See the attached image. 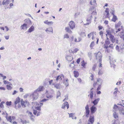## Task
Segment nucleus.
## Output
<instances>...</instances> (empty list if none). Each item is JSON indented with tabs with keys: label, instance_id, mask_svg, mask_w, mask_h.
I'll return each mask as SVG.
<instances>
[{
	"label": "nucleus",
	"instance_id": "1",
	"mask_svg": "<svg viewBox=\"0 0 124 124\" xmlns=\"http://www.w3.org/2000/svg\"><path fill=\"white\" fill-rule=\"evenodd\" d=\"M102 82V80L100 78H98L97 79L96 82H94L93 84V87L95 88L96 86H98L96 91L97 94H100L101 93V92L99 91V90L101 89Z\"/></svg>",
	"mask_w": 124,
	"mask_h": 124
},
{
	"label": "nucleus",
	"instance_id": "2",
	"mask_svg": "<svg viewBox=\"0 0 124 124\" xmlns=\"http://www.w3.org/2000/svg\"><path fill=\"white\" fill-rule=\"evenodd\" d=\"M96 56V59L98 61V62H102V56L100 52L95 54Z\"/></svg>",
	"mask_w": 124,
	"mask_h": 124
},
{
	"label": "nucleus",
	"instance_id": "3",
	"mask_svg": "<svg viewBox=\"0 0 124 124\" xmlns=\"http://www.w3.org/2000/svg\"><path fill=\"white\" fill-rule=\"evenodd\" d=\"M96 35V32L94 31L91 32L87 35L88 38L91 39L93 40H94Z\"/></svg>",
	"mask_w": 124,
	"mask_h": 124
},
{
	"label": "nucleus",
	"instance_id": "4",
	"mask_svg": "<svg viewBox=\"0 0 124 124\" xmlns=\"http://www.w3.org/2000/svg\"><path fill=\"white\" fill-rule=\"evenodd\" d=\"M74 40L75 42H78L81 41V39L79 37L75 38H74V36H72L71 37V39L70 40V43H72V41Z\"/></svg>",
	"mask_w": 124,
	"mask_h": 124
},
{
	"label": "nucleus",
	"instance_id": "5",
	"mask_svg": "<svg viewBox=\"0 0 124 124\" xmlns=\"http://www.w3.org/2000/svg\"><path fill=\"white\" fill-rule=\"evenodd\" d=\"M21 104L22 107L24 108L29 106V103L28 101H23V100L21 101Z\"/></svg>",
	"mask_w": 124,
	"mask_h": 124
},
{
	"label": "nucleus",
	"instance_id": "6",
	"mask_svg": "<svg viewBox=\"0 0 124 124\" xmlns=\"http://www.w3.org/2000/svg\"><path fill=\"white\" fill-rule=\"evenodd\" d=\"M85 116L86 117H88L89 116V115L90 112L88 104H87L86 105L85 107Z\"/></svg>",
	"mask_w": 124,
	"mask_h": 124
},
{
	"label": "nucleus",
	"instance_id": "7",
	"mask_svg": "<svg viewBox=\"0 0 124 124\" xmlns=\"http://www.w3.org/2000/svg\"><path fill=\"white\" fill-rule=\"evenodd\" d=\"M107 40L105 41V43L103 47L104 48H106L108 47V45L110 44V42L109 40V38L108 37H107Z\"/></svg>",
	"mask_w": 124,
	"mask_h": 124
},
{
	"label": "nucleus",
	"instance_id": "8",
	"mask_svg": "<svg viewBox=\"0 0 124 124\" xmlns=\"http://www.w3.org/2000/svg\"><path fill=\"white\" fill-rule=\"evenodd\" d=\"M92 18V15L89 16L88 18L86 19V21L87 23H86L84 24V25H88L91 23V21Z\"/></svg>",
	"mask_w": 124,
	"mask_h": 124
},
{
	"label": "nucleus",
	"instance_id": "9",
	"mask_svg": "<svg viewBox=\"0 0 124 124\" xmlns=\"http://www.w3.org/2000/svg\"><path fill=\"white\" fill-rule=\"evenodd\" d=\"M35 91L32 94L33 100H37L39 97L38 94Z\"/></svg>",
	"mask_w": 124,
	"mask_h": 124
},
{
	"label": "nucleus",
	"instance_id": "10",
	"mask_svg": "<svg viewBox=\"0 0 124 124\" xmlns=\"http://www.w3.org/2000/svg\"><path fill=\"white\" fill-rule=\"evenodd\" d=\"M109 38L110 39V41L112 43H114L116 41V43H118V41L117 40H116L114 36L112 35H111L109 36Z\"/></svg>",
	"mask_w": 124,
	"mask_h": 124
},
{
	"label": "nucleus",
	"instance_id": "11",
	"mask_svg": "<svg viewBox=\"0 0 124 124\" xmlns=\"http://www.w3.org/2000/svg\"><path fill=\"white\" fill-rule=\"evenodd\" d=\"M105 12V15H106V18H109L110 16H109V10L108 8H106Z\"/></svg>",
	"mask_w": 124,
	"mask_h": 124
},
{
	"label": "nucleus",
	"instance_id": "12",
	"mask_svg": "<svg viewBox=\"0 0 124 124\" xmlns=\"http://www.w3.org/2000/svg\"><path fill=\"white\" fill-rule=\"evenodd\" d=\"M89 123L90 124H92L93 123L94 121V116H90L88 120Z\"/></svg>",
	"mask_w": 124,
	"mask_h": 124
},
{
	"label": "nucleus",
	"instance_id": "13",
	"mask_svg": "<svg viewBox=\"0 0 124 124\" xmlns=\"http://www.w3.org/2000/svg\"><path fill=\"white\" fill-rule=\"evenodd\" d=\"M90 109L91 113L92 114L94 113L97 109L96 108L94 105L92 106Z\"/></svg>",
	"mask_w": 124,
	"mask_h": 124
},
{
	"label": "nucleus",
	"instance_id": "14",
	"mask_svg": "<svg viewBox=\"0 0 124 124\" xmlns=\"http://www.w3.org/2000/svg\"><path fill=\"white\" fill-rule=\"evenodd\" d=\"M69 25L70 27L72 29L75 27V24L73 21H70L69 23Z\"/></svg>",
	"mask_w": 124,
	"mask_h": 124
},
{
	"label": "nucleus",
	"instance_id": "15",
	"mask_svg": "<svg viewBox=\"0 0 124 124\" xmlns=\"http://www.w3.org/2000/svg\"><path fill=\"white\" fill-rule=\"evenodd\" d=\"M66 107L68 109L69 108V104L67 102H64L62 105V108L64 109Z\"/></svg>",
	"mask_w": 124,
	"mask_h": 124
},
{
	"label": "nucleus",
	"instance_id": "16",
	"mask_svg": "<svg viewBox=\"0 0 124 124\" xmlns=\"http://www.w3.org/2000/svg\"><path fill=\"white\" fill-rule=\"evenodd\" d=\"M87 64V62H86L84 60H83L81 62V65L82 67V68H85L86 65Z\"/></svg>",
	"mask_w": 124,
	"mask_h": 124
},
{
	"label": "nucleus",
	"instance_id": "17",
	"mask_svg": "<svg viewBox=\"0 0 124 124\" xmlns=\"http://www.w3.org/2000/svg\"><path fill=\"white\" fill-rule=\"evenodd\" d=\"M44 89V87L43 86H40L35 91L36 92H41L43 91Z\"/></svg>",
	"mask_w": 124,
	"mask_h": 124
},
{
	"label": "nucleus",
	"instance_id": "18",
	"mask_svg": "<svg viewBox=\"0 0 124 124\" xmlns=\"http://www.w3.org/2000/svg\"><path fill=\"white\" fill-rule=\"evenodd\" d=\"M107 34H106V35L107 36V35H109L110 36H111V35H112L111 34V29L110 28H109L108 29H107L106 30V31Z\"/></svg>",
	"mask_w": 124,
	"mask_h": 124
},
{
	"label": "nucleus",
	"instance_id": "19",
	"mask_svg": "<svg viewBox=\"0 0 124 124\" xmlns=\"http://www.w3.org/2000/svg\"><path fill=\"white\" fill-rule=\"evenodd\" d=\"M100 100V99L98 98L97 99H95L92 102L94 105H95L97 104L99 101Z\"/></svg>",
	"mask_w": 124,
	"mask_h": 124
},
{
	"label": "nucleus",
	"instance_id": "20",
	"mask_svg": "<svg viewBox=\"0 0 124 124\" xmlns=\"http://www.w3.org/2000/svg\"><path fill=\"white\" fill-rule=\"evenodd\" d=\"M20 99L19 97H18L16 98V100L14 102V104L16 107V104L20 102Z\"/></svg>",
	"mask_w": 124,
	"mask_h": 124
},
{
	"label": "nucleus",
	"instance_id": "21",
	"mask_svg": "<svg viewBox=\"0 0 124 124\" xmlns=\"http://www.w3.org/2000/svg\"><path fill=\"white\" fill-rule=\"evenodd\" d=\"M28 115L30 117L31 120L33 121H34L35 117L33 116L32 113L30 112H28Z\"/></svg>",
	"mask_w": 124,
	"mask_h": 124
},
{
	"label": "nucleus",
	"instance_id": "22",
	"mask_svg": "<svg viewBox=\"0 0 124 124\" xmlns=\"http://www.w3.org/2000/svg\"><path fill=\"white\" fill-rule=\"evenodd\" d=\"M21 28L22 30H26L27 28V25L25 23L24 24L21 26Z\"/></svg>",
	"mask_w": 124,
	"mask_h": 124
},
{
	"label": "nucleus",
	"instance_id": "23",
	"mask_svg": "<svg viewBox=\"0 0 124 124\" xmlns=\"http://www.w3.org/2000/svg\"><path fill=\"white\" fill-rule=\"evenodd\" d=\"M44 23L47 24L48 25H50L52 24H53V22L52 21L49 22L48 20H46L44 22Z\"/></svg>",
	"mask_w": 124,
	"mask_h": 124
},
{
	"label": "nucleus",
	"instance_id": "24",
	"mask_svg": "<svg viewBox=\"0 0 124 124\" xmlns=\"http://www.w3.org/2000/svg\"><path fill=\"white\" fill-rule=\"evenodd\" d=\"M112 124H119L120 122L118 119L114 120L112 121Z\"/></svg>",
	"mask_w": 124,
	"mask_h": 124
},
{
	"label": "nucleus",
	"instance_id": "25",
	"mask_svg": "<svg viewBox=\"0 0 124 124\" xmlns=\"http://www.w3.org/2000/svg\"><path fill=\"white\" fill-rule=\"evenodd\" d=\"M73 74L74 77L76 78L78 77L79 76V74L78 72L76 70L74 71Z\"/></svg>",
	"mask_w": 124,
	"mask_h": 124
},
{
	"label": "nucleus",
	"instance_id": "26",
	"mask_svg": "<svg viewBox=\"0 0 124 124\" xmlns=\"http://www.w3.org/2000/svg\"><path fill=\"white\" fill-rule=\"evenodd\" d=\"M106 49L105 51L107 53H110L112 51V49L109 48V47Z\"/></svg>",
	"mask_w": 124,
	"mask_h": 124
},
{
	"label": "nucleus",
	"instance_id": "27",
	"mask_svg": "<svg viewBox=\"0 0 124 124\" xmlns=\"http://www.w3.org/2000/svg\"><path fill=\"white\" fill-rule=\"evenodd\" d=\"M93 88H92L90 90V98L91 99H92L93 97V92L92 90L93 89Z\"/></svg>",
	"mask_w": 124,
	"mask_h": 124
},
{
	"label": "nucleus",
	"instance_id": "28",
	"mask_svg": "<svg viewBox=\"0 0 124 124\" xmlns=\"http://www.w3.org/2000/svg\"><path fill=\"white\" fill-rule=\"evenodd\" d=\"M67 60L69 61L70 62L73 59V58L72 56H68L66 57Z\"/></svg>",
	"mask_w": 124,
	"mask_h": 124
},
{
	"label": "nucleus",
	"instance_id": "29",
	"mask_svg": "<svg viewBox=\"0 0 124 124\" xmlns=\"http://www.w3.org/2000/svg\"><path fill=\"white\" fill-rule=\"evenodd\" d=\"M113 109L115 111H116L118 110L119 111L120 110H121V109H119V107L116 104L114 105L113 107Z\"/></svg>",
	"mask_w": 124,
	"mask_h": 124
},
{
	"label": "nucleus",
	"instance_id": "30",
	"mask_svg": "<svg viewBox=\"0 0 124 124\" xmlns=\"http://www.w3.org/2000/svg\"><path fill=\"white\" fill-rule=\"evenodd\" d=\"M121 29L119 28L117 30V31H116V33H117V32L121 31L122 33H124V31L123 30V27L122 26H121Z\"/></svg>",
	"mask_w": 124,
	"mask_h": 124
},
{
	"label": "nucleus",
	"instance_id": "31",
	"mask_svg": "<svg viewBox=\"0 0 124 124\" xmlns=\"http://www.w3.org/2000/svg\"><path fill=\"white\" fill-rule=\"evenodd\" d=\"M46 31L47 33H49L50 32H52V27H50L47 28L46 30Z\"/></svg>",
	"mask_w": 124,
	"mask_h": 124
},
{
	"label": "nucleus",
	"instance_id": "32",
	"mask_svg": "<svg viewBox=\"0 0 124 124\" xmlns=\"http://www.w3.org/2000/svg\"><path fill=\"white\" fill-rule=\"evenodd\" d=\"M33 113L34 115H36V114H37V116H38L40 115V112H39L37 113V111L36 110H33Z\"/></svg>",
	"mask_w": 124,
	"mask_h": 124
},
{
	"label": "nucleus",
	"instance_id": "33",
	"mask_svg": "<svg viewBox=\"0 0 124 124\" xmlns=\"http://www.w3.org/2000/svg\"><path fill=\"white\" fill-rule=\"evenodd\" d=\"M34 30V28L33 26H32L29 29L28 31V32H31Z\"/></svg>",
	"mask_w": 124,
	"mask_h": 124
},
{
	"label": "nucleus",
	"instance_id": "34",
	"mask_svg": "<svg viewBox=\"0 0 124 124\" xmlns=\"http://www.w3.org/2000/svg\"><path fill=\"white\" fill-rule=\"evenodd\" d=\"M117 19V17L115 15H114L111 19V20L114 22H115Z\"/></svg>",
	"mask_w": 124,
	"mask_h": 124
},
{
	"label": "nucleus",
	"instance_id": "35",
	"mask_svg": "<svg viewBox=\"0 0 124 124\" xmlns=\"http://www.w3.org/2000/svg\"><path fill=\"white\" fill-rule=\"evenodd\" d=\"M124 100H122L120 102L117 104L118 105H120L122 106H123L124 107Z\"/></svg>",
	"mask_w": 124,
	"mask_h": 124
},
{
	"label": "nucleus",
	"instance_id": "36",
	"mask_svg": "<svg viewBox=\"0 0 124 124\" xmlns=\"http://www.w3.org/2000/svg\"><path fill=\"white\" fill-rule=\"evenodd\" d=\"M7 89L8 90H10L12 88V85L11 84L7 85Z\"/></svg>",
	"mask_w": 124,
	"mask_h": 124
},
{
	"label": "nucleus",
	"instance_id": "37",
	"mask_svg": "<svg viewBox=\"0 0 124 124\" xmlns=\"http://www.w3.org/2000/svg\"><path fill=\"white\" fill-rule=\"evenodd\" d=\"M9 3L8 0H3L2 2V4L4 5L6 4H8Z\"/></svg>",
	"mask_w": 124,
	"mask_h": 124
},
{
	"label": "nucleus",
	"instance_id": "38",
	"mask_svg": "<svg viewBox=\"0 0 124 124\" xmlns=\"http://www.w3.org/2000/svg\"><path fill=\"white\" fill-rule=\"evenodd\" d=\"M113 116L116 119H118V116L116 113L115 112L113 114Z\"/></svg>",
	"mask_w": 124,
	"mask_h": 124
},
{
	"label": "nucleus",
	"instance_id": "39",
	"mask_svg": "<svg viewBox=\"0 0 124 124\" xmlns=\"http://www.w3.org/2000/svg\"><path fill=\"white\" fill-rule=\"evenodd\" d=\"M6 117L8 121H9L11 123H12V118L11 116H10L9 117L6 116Z\"/></svg>",
	"mask_w": 124,
	"mask_h": 124
},
{
	"label": "nucleus",
	"instance_id": "40",
	"mask_svg": "<svg viewBox=\"0 0 124 124\" xmlns=\"http://www.w3.org/2000/svg\"><path fill=\"white\" fill-rule=\"evenodd\" d=\"M40 105L39 106L36 107L35 108L37 110L40 111L41 110V106L43 105V103H40Z\"/></svg>",
	"mask_w": 124,
	"mask_h": 124
},
{
	"label": "nucleus",
	"instance_id": "41",
	"mask_svg": "<svg viewBox=\"0 0 124 124\" xmlns=\"http://www.w3.org/2000/svg\"><path fill=\"white\" fill-rule=\"evenodd\" d=\"M78 49L77 48H75L72 51V50H70L69 51L71 53H76L78 51Z\"/></svg>",
	"mask_w": 124,
	"mask_h": 124
},
{
	"label": "nucleus",
	"instance_id": "42",
	"mask_svg": "<svg viewBox=\"0 0 124 124\" xmlns=\"http://www.w3.org/2000/svg\"><path fill=\"white\" fill-rule=\"evenodd\" d=\"M68 78H66L65 80H64V83L66 86L68 85Z\"/></svg>",
	"mask_w": 124,
	"mask_h": 124
},
{
	"label": "nucleus",
	"instance_id": "43",
	"mask_svg": "<svg viewBox=\"0 0 124 124\" xmlns=\"http://www.w3.org/2000/svg\"><path fill=\"white\" fill-rule=\"evenodd\" d=\"M90 74L91 75L90 76L89 78L91 80H93L94 79V75L92 73H91Z\"/></svg>",
	"mask_w": 124,
	"mask_h": 124
},
{
	"label": "nucleus",
	"instance_id": "44",
	"mask_svg": "<svg viewBox=\"0 0 124 124\" xmlns=\"http://www.w3.org/2000/svg\"><path fill=\"white\" fill-rule=\"evenodd\" d=\"M63 76L62 75H59L56 78V80L57 81H58L59 80H61L62 79V77H63Z\"/></svg>",
	"mask_w": 124,
	"mask_h": 124
},
{
	"label": "nucleus",
	"instance_id": "45",
	"mask_svg": "<svg viewBox=\"0 0 124 124\" xmlns=\"http://www.w3.org/2000/svg\"><path fill=\"white\" fill-rule=\"evenodd\" d=\"M65 30L67 32H68L69 33H71L72 32V31L70 30V29L69 28V27H66L65 29Z\"/></svg>",
	"mask_w": 124,
	"mask_h": 124
},
{
	"label": "nucleus",
	"instance_id": "46",
	"mask_svg": "<svg viewBox=\"0 0 124 124\" xmlns=\"http://www.w3.org/2000/svg\"><path fill=\"white\" fill-rule=\"evenodd\" d=\"M69 114V117H72L73 119H76V117H75L74 118L73 115L74 114L73 113Z\"/></svg>",
	"mask_w": 124,
	"mask_h": 124
},
{
	"label": "nucleus",
	"instance_id": "47",
	"mask_svg": "<svg viewBox=\"0 0 124 124\" xmlns=\"http://www.w3.org/2000/svg\"><path fill=\"white\" fill-rule=\"evenodd\" d=\"M94 45V41L92 42L90 44V46L91 49H93V47Z\"/></svg>",
	"mask_w": 124,
	"mask_h": 124
},
{
	"label": "nucleus",
	"instance_id": "48",
	"mask_svg": "<svg viewBox=\"0 0 124 124\" xmlns=\"http://www.w3.org/2000/svg\"><path fill=\"white\" fill-rule=\"evenodd\" d=\"M90 3L91 5H94V6H95L96 5V0H93V2L92 1H90Z\"/></svg>",
	"mask_w": 124,
	"mask_h": 124
},
{
	"label": "nucleus",
	"instance_id": "49",
	"mask_svg": "<svg viewBox=\"0 0 124 124\" xmlns=\"http://www.w3.org/2000/svg\"><path fill=\"white\" fill-rule=\"evenodd\" d=\"M21 122L23 124H26L27 123H29V122L28 121H27L26 120H21Z\"/></svg>",
	"mask_w": 124,
	"mask_h": 124
},
{
	"label": "nucleus",
	"instance_id": "50",
	"mask_svg": "<svg viewBox=\"0 0 124 124\" xmlns=\"http://www.w3.org/2000/svg\"><path fill=\"white\" fill-rule=\"evenodd\" d=\"M61 96V93L59 91H58L57 93V98H58L60 96Z\"/></svg>",
	"mask_w": 124,
	"mask_h": 124
},
{
	"label": "nucleus",
	"instance_id": "51",
	"mask_svg": "<svg viewBox=\"0 0 124 124\" xmlns=\"http://www.w3.org/2000/svg\"><path fill=\"white\" fill-rule=\"evenodd\" d=\"M121 25V23L119 22L117 24L115 25V27L116 28L119 27Z\"/></svg>",
	"mask_w": 124,
	"mask_h": 124
},
{
	"label": "nucleus",
	"instance_id": "52",
	"mask_svg": "<svg viewBox=\"0 0 124 124\" xmlns=\"http://www.w3.org/2000/svg\"><path fill=\"white\" fill-rule=\"evenodd\" d=\"M115 90H116V91H115V92L114 93V94L115 95V96H116V94L118 92V88H115Z\"/></svg>",
	"mask_w": 124,
	"mask_h": 124
},
{
	"label": "nucleus",
	"instance_id": "53",
	"mask_svg": "<svg viewBox=\"0 0 124 124\" xmlns=\"http://www.w3.org/2000/svg\"><path fill=\"white\" fill-rule=\"evenodd\" d=\"M108 47L111 48V49H113L114 46L113 44H111L109 45L108 46Z\"/></svg>",
	"mask_w": 124,
	"mask_h": 124
},
{
	"label": "nucleus",
	"instance_id": "54",
	"mask_svg": "<svg viewBox=\"0 0 124 124\" xmlns=\"http://www.w3.org/2000/svg\"><path fill=\"white\" fill-rule=\"evenodd\" d=\"M81 36L83 37H85L86 36L85 33L84 32H82L80 33Z\"/></svg>",
	"mask_w": 124,
	"mask_h": 124
},
{
	"label": "nucleus",
	"instance_id": "55",
	"mask_svg": "<svg viewBox=\"0 0 124 124\" xmlns=\"http://www.w3.org/2000/svg\"><path fill=\"white\" fill-rule=\"evenodd\" d=\"M103 32L102 31H101L99 32V34L101 36V37H103Z\"/></svg>",
	"mask_w": 124,
	"mask_h": 124
},
{
	"label": "nucleus",
	"instance_id": "56",
	"mask_svg": "<svg viewBox=\"0 0 124 124\" xmlns=\"http://www.w3.org/2000/svg\"><path fill=\"white\" fill-rule=\"evenodd\" d=\"M6 105H7L8 106H10L11 104V102L10 101H7L6 103Z\"/></svg>",
	"mask_w": 124,
	"mask_h": 124
},
{
	"label": "nucleus",
	"instance_id": "57",
	"mask_svg": "<svg viewBox=\"0 0 124 124\" xmlns=\"http://www.w3.org/2000/svg\"><path fill=\"white\" fill-rule=\"evenodd\" d=\"M96 67V64H94V65L92 67V70L93 71L95 70Z\"/></svg>",
	"mask_w": 124,
	"mask_h": 124
},
{
	"label": "nucleus",
	"instance_id": "58",
	"mask_svg": "<svg viewBox=\"0 0 124 124\" xmlns=\"http://www.w3.org/2000/svg\"><path fill=\"white\" fill-rule=\"evenodd\" d=\"M5 103L4 102H2L0 104V107L1 108L4 107V105L3 104Z\"/></svg>",
	"mask_w": 124,
	"mask_h": 124
},
{
	"label": "nucleus",
	"instance_id": "59",
	"mask_svg": "<svg viewBox=\"0 0 124 124\" xmlns=\"http://www.w3.org/2000/svg\"><path fill=\"white\" fill-rule=\"evenodd\" d=\"M55 87L57 89L60 88V84H57L55 85Z\"/></svg>",
	"mask_w": 124,
	"mask_h": 124
},
{
	"label": "nucleus",
	"instance_id": "60",
	"mask_svg": "<svg viewBox=\"0 0 124 124\" xmlns=\"http://www.w3.org/2000/svg\"><path fill=\"white\" fill-rule=\"evenodd\" d=\"M69 37V36L68 34H66L64 35V38H68Z\"/></svg>",
	"mask_w": 124,
	"mask_h": 124
},
{
	"label": "nucleus",
	"instance_id": "61",
	"mask_svg": "<svg viewBox=\"0 0 124 124\" xmlns=\"http://www.w3.org/2000/svg\"><path fill=\"white\" fill-rule=\"evenodd\" d=\"M81 59V58H78L76 61V62L78 64H79L80 60Z\"/></svg>",
	"mask_w": 124,
	"mask_h": 124
},
{
	"label": "nucleus",
	"instance_id": "62",
	"mask_svg": "<svg viewBox=\"0 0 124 124\" xmlns=\"http://www.w3.org/2000/svg\"><path fill=\"white\" fill-rule=\"evenodd\" d=\"M119 111L123 115H124V109H121V110H120Z\"/></svg>",
	"mask_w": 124,
	"mask_h": 124
},
{
	"label": "nucleus",
	"instance_id": "63",
	"mask_svg": "<svg viewBox=\"0 0 124 124\" xmlns=\"http://www.w3.org/2000/svg\"><path fill=\"white\" fill-rule=\"evenodd\" d=\"M99 30L100 31L103 28V27L101 25H99L98 26Z\"/></svg>",
	"mask_w": 124,
	"mask_h": 124
},
{
	"label": "nucleus",
	"instance_id": "64",
	"mask_svg": "<svg viewBox=\"0 0 124 124\" xmlns=\"http://www.w3.org/2000/svg\"><path fill=\"white\" fill-rule=\"evenodd\" d=\"M3 82L4 84H8L10 83V82L6 80H4L3 81Z\"/></svg>",
	"mask_w": 124,
	"mask_h": 124
}]
</instances>
